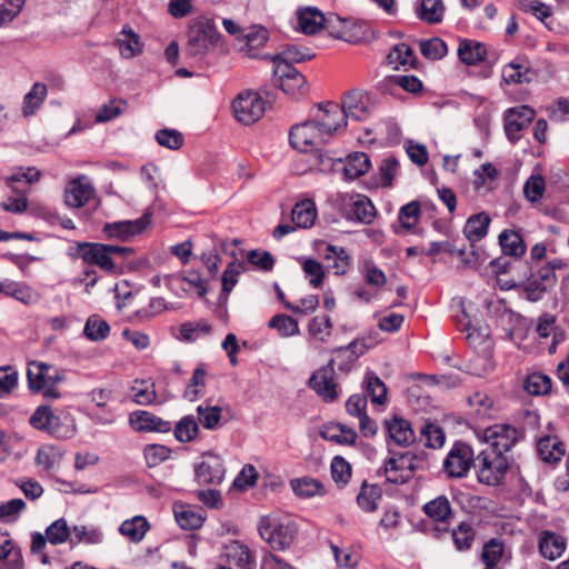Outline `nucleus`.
Masks as SVG:
<instances>
[{
	"mask_svg": "<svg viewBox=\"0 0 569 569\" xmlns=\"http://www.w3.org/2000/svg\"><path fill=\"white\" fill-rule=\"evenodd\" d=\"M199 423L209 430H216L220 426L222 409L219 406H203L197 407Z\"/></svg>",
	"mask_w": 569,
	"mask_h": 569,
	"instance_id": "obj_55",
	"label": "nucleus"
},
{
	"mask_svg": "<svg viewBox=\"0 0 569 569\" xmlns=\"http://www.w3.org/2000/svg\"><path fill=\"white\" fill-rule=\"evenodd\" d=\"M458 323L462 331H467V340L469 343L482 342L489 336L488 328H476L471 325L468 315L463 311Z\"/></svg>",
	"mask_w": 569,
	"mask_h": 569,
	"instance_id": "obj_64",
	"label": "nucleus"
},
{
	"mask_svg": "<svg viewBox=\"0 0 569 569\" xmlns=\"http://www.w3.org/2000/svg\"><path fill=\"white\" fill-rule=\"evenodd\" d=\"M419 48L421 54L429 60H440L448 52L446 42L437 37L428 40H421L419 42Z\"/></svg>",
	"mask_w": 569,
	"mask_h": 569,
	"instance_id": "obj_56",
	"label": "nucleus"
},
{
	"mask_svg": "<svg viewBox=\"0 0 569 569\" xmlns=\"http://www.w3.org/2000/svg\"><path fill=\"white\" fill-rule=\"evenodd\" d=\"M232 110L239 122L249 126L263 116L266 102L257 92L246 91L233 100Z\"/></svg>",
	"mask_w": 569,
	"mask_h": 569,
	"instance_id": "obj_8",
	"label": "nucleus"
},
{
	"mask_svg": "<svg viewBox=\"0 0 569 569\" xmlns=\"http://www.w3.org/2000/svg\"><path fill=\"white\" fill-rule=\"evenodd\" d=\"M130 426L138 432H161L171 430V423L146 410H137L129 416Z\"/></svg>",
	"mask_w": 569,
	"mask_h": 569,
	"instance_id": "obj_17",
	"label": "nucleus"
},
{
	"mask_svg": "<svg viewBox=\"0 0 569 569\" xmlns=\"http://www.w3.org/2000/svg\"><path fill=\"white\" fill-rule=\"evenodd\" d=\"M351 217L355 220L366 224H369L373 221L376 217V209L368 197H360L352 203Z\"/></svg>",
	"mask_w": 569,
	"mask_h": 569,
	"instance_id": "obj_54",
	"label": "nucleus"
},
{
	"mask_svg": "<svg viewBox=\"0 0 569 569\" xmlns=\"http://www.w3.org/2000/svg\"><path fill=\"white\" fill-rule=\"evenodd\" d=\"M460 258V268L462 269H478L486 261L485 251L469 242V250L466 246H458V251L455 253Z\"/></svg>",
	"mask_w": 569,
	"mask_h": 569,
	"instance_id": "obj_39",
	"label": "nucleus"
},
{
	"mask_svg": "<svg viewBox=\"0 0 569 569\" xmlns=\"http://www.w3.org/2000/svg\"><path fill=\"white\" fill-rule=\"evenodd\" d=\"M174 517L178 525L184 530H196L200 528L204 521L202 510H194L181 506L180 509H174Z\"/></svg>",
	"mask_w": 569,
	"mask_h": 569,
	"instance_id": "obj_41",
	"label": "nucleus"
},
{
	"mask_svg": "<svg viewBox=\"0 0 569 569\" xmlns=\"http://www.w3.org/2000/svg\"><path fill=\"white\" fill-rule=\"evenodd\" d=\"M219 37L220 34L212 19L207 17L194 18L189 23L184 53L190 58L200 59L217 44Z\"/></svg>",
	"mask_w": 569,
	"mask_h": 569,
	"instance_id": "obj_1",
	"label": "nucleus"
},
{
	"mask_svg": "<svg viewBox=\"0 0 569 569\" xmlns=\"http://www.w3.org/2000/svg\"><path fill=\"white\" fill-rule=\"evenodd\" d=\"M122 38L116 40V46L123 58H132L139 54L142 50L140 37L131 28L124 27L121 32Z\"/></svg>",
	"mask_w": 569,
	"mask_h": 569,
	"instance_id": "obj_35",
	"label": "nucleus"
},
{
	"mask_svg": "<svg viewBox=\"0 0 569 569\" xmlns=\"http://www.w3.org/2000/svg\"><path fill=\"white\" fill-rule=\"evenodd\" d=\"M562 447L563 443L557 440V438L546 436L539 439L537 443V451L542 461L557 462L565 455Z\"/></svg>",
	"mask_w": 569,
	"mask_h": 569,
	"instance_id": "obj_38",
	"label": "nucleus"
},
{
	"mask_svg": "<svg viewBox=\"0 0 569 569\" xmlns=\"http://www.w3.org/2000/svg\"><path fill=\"white\" fill-rule=\"evenodd\" d=\"M207 370L203 365L198 366L187 385L183 398L193 402L202 396V389L206 387Z\"/></svg>",
	"mask_w": 569,
	"mask_h": 569,
	"instance_id": "obj_42",
	"label": "nucleus"
},
{
	"mask_svg": "<svg viewBox=\"0 0 569 569\" xmlns=\"http://www.w3.org/2000/svg\"><path fill=\"white\" fill-rule=\"evenodd\" d=\"M70 533L71 529L69 528L64 518H60L53 521L46 529L48 541L54 546L64 543L69 539Z\"/></svg>",
	"mask_w": 569,
	"mask_h": 569,
	"instance_id": "obj_60",
	"label": "nucleus"
},
{
	"mask_svg": "<svg viewBox=\"0 0 569 569\" xmlns=\"http://www.w3.org/2000/svg\"><path fill=\"white\" fill-rule=\"evenodd\" d=\"M83 333L91 341L104 340L110 333V326L98 315H92L86 321Z\"/></svg>",
	"mask_w": 569,
	"mask_h": 569,
	"instance_id": "obj_47",
	"label": "nucleus"
},
{
	"mask_svg": "<svg viewBox=\"0 0 569 569\" xmlns=\"http://www.w3.org/2000/svg\"><path fill=\"white\" fill-rule=\"evenodd\" d=\"M422 510L433 521L441 523L447 522L452 516L451 503L446 496H438L425 503Z\"/></svg>",
	"mask_w": 569,
	"mask_h": 569,
	"instance_id": "obj_32",
	"label": "nucleus"
},
{
	"mask_svg": "<svg viewBox=\"0 0 569 569\" xmlns=\"http://www.w3.org/2000/svg\"><path fill=\"white\" fill-rule=\"evenodd\" d=\"M499 244L505 256L516 259H520L527 250L522 236L511 229H506L499 234Z\"/></svg>",
	"mask_w": 569,
	"mask_h": 569,
	"instance_id": "obj_26",
	"label": "nucleus"
},
{
	"mask_svg": "<svg viewBox=\"0 0 569 569\" xmlns=\"http://www.w3.org/2000/svg\"><path fill=\"white\" fill-rule=\"evenodd\" d=\"M551 379L542 372L528 375L523 382L525 390L531 396H545L551 391Z\"/></svg>",
	"mask_w": 569,
	"mask_h": 569,
	"instance_id": "obj_43",
	"label": "nucleus"
},
{
	"mask_svg": "<svg viewBox=\"0 0 569 569\" xmlns=\"http://www.w3.org/2000/svg\"><path fill=\"white\" fill-rule=\"evenodd\" d=\"M41 172L36 168H28L26 171L19 170L13 174L6 178V184L14 193H23L24 189H20L17 183L23 182L24 184H31L39 181Z\"/></svg>",
	"mask_w": 569,
	"mask_h": 569,
	"instance_id": "obj_53",
	"label": "nucleus"
},
{
	"mask_svg": "<svg viewBox=\"0 0 569 569\" xmlns=\"http://www.w3.org/2000/svg\"><path fill=\"white\" fill-rule=\"evenodd\" d=\"M371 107L369 98L361 90H350L343 94L341 104L328 101L327 116L348 121L352 119L356 121H363L369 118Z\"/></svg>",
	"mask_w": 569,
	"mask_h": 569,
	"instance_id": "obj_3",
	"label": "nucleus"
},
{
	"mask_svg": "<svg viewBox=\"0 0 569 569\" xmlns=\"http://www.w3.org/2000/svg\"><path fill=\"white\" fill-rule=\"evenodd\" d=\"M477 478L480 483L498 486L505 478L509 462L507 457L500 456L492 450L483 449L477 457Z\"/></svg>",
	"mask_w": 569,
	"mask_h": 569,
	"instance_id": "obj_4",
	"label": "nucleus"
},
{
	"mask_svg": "<svg viewBox=\"0 0 569 569\" xmlns=\"http://www.w3.org/2000/svg\"><path fill=\"white\" fill-rule=\"evenodd\" d=\"M315 53L308 48H298L295 44H287L281 52L271 58L272 61H286L291 63H300L311 60Z\"/></svg>",
	"mask_w": 569,
	"mask_h": 569,
	"instance_id": "obj_50",
	"label": "nucleus"
},
{
	"mask_svg": "<svg viewBox=\"0 0 569 569\" xmlns=\"http://www.w3.org/2000/svg\"><path fill=\"white\" fill-rule=\"evenodd\" d=\"M73 258H80L87 264L98 266L101 270L114 273L116 264L109 252L106 249L104 243L99 242H77L76 253Z\"/></svg>",
	"mask_w": 569,
	"mask_h": 569,
	"instance_id": "obj_13",
	"label": "nucleus"
},
{
	"mask_svg": "<svg viewBox=\"0 0 569 569\" xmlns=\"http://www.w3.org/2000/svg\"><path fill=\"white\" fill-rule=\"evenodd\" d=\"M258 531L272 549L284 550L293 542L298 533V526L289 519L263 516L258 521Z\"/></svg>",
	"mask_w": 569,
	"mask_h": 569,
	"instance_id": "obj_2",
	"label": "nucleus"
},
{
	"mask_svg": "<svg viewBox=\"0 0 569 569\" xmlns=\"http://www.w3.org/2000/svg\"><path fill=\"white\" fill-rule=\"evenodd\" d=\"M442 0H419L415 4L417 17L429 24H437L442 21L445 14Z\"/></svg>",
	"mask_w": 569,
	"mask_h": 569,
	"instance_id": "obj_24",
	"label": "nucleus"
},
{
	"mask_svg": "<svg viewBox=\"0 0 569 569\" xmlns=\"http://www.w3.org/2000/svg\"><path fill=\"white\" fill-rule=\"evenodd\" d=\"M53 369V366L39 362V361H31L28 365L27 369V381H28V388L30 391L38 393L44 387L47 383V377L49 376V371Z\"/></svg>",
	"mask_w": 569,
	"mask_h": 569,
	"instance_id": "obj_28",
	"label": "nucleus"
},
{
	"mask_svg": "<svg viewBox=\"0 0 569 569\" xmlns=\"http://www.w3.org/2000/svg\"><path fill=\"white\" fill-rule=\"evenodd\" d=\"M24 561L20 547L9 533L0 531V569H23Z\"/></svg>",
	"mask_w": 569,
	"mask_h": 569,
	"instance_id": "obj_20",
	"label": "nucleus"
},
{
	"mask_svg": "<svg viewBox=\"0 0 569 569\" xmlns=\"http://www.w3.org/2000/svg\"><path fill=\"white\" fill-rule=\"evenodd\" d=\"M290 486L293 492L300 498H310L317 495H323L322 485L318 480L309 477L292 479Z\"/></svg>",
	"mask_w": 569,
	"mask_h": 569,
	"instance_id": "obj_49",
	"label": "nucleus"
},
{
	"mask_svg": "<svg viewBox=\"0 0 569 569\" xmlns=\"http://www.w3.org/2000/svg\"><path fill=\"white\" fill-rule=\"evenodd\" d=\"M29 423L38 429L46 431L56 438H70L76 429L73 426H67L61 422L60 417L56 416L50 406H39L29 419Z\"/></svg>",
	"mask_w": 569,
	"mask_h": 569,
	"instance_id": "obj_10",
	"label": "nucleus"
},
{
	"mask_svg": "<svg viewBox=\"0 0 569 569\" xmlns=\"http://www.w3.org/2000/svg\"><path fill=\"white\" fill-rule=\"evenodd\" d=\"M388 62L393 64L398 63L400 66L409 64L412 68H416L418 64V58L415 56L413 50L407 43H398L387 56Z\"/></svg>",
	"mask_w": 569,
	"mask_h": 569,
	"instance_id": "obj_51",
	"label": "nucleus"
},
{
	"mask_svg": "<svg viewBox=\"0 0 569 569\" xmlns=\"http://www.w3.org/2000/svg\"><path fill=\"white\" fill-rule=\"evenodd\" d=\"M308 387L312 389L325 402H335L338 397V383L336 382L335 360L330 359L326 366L315 371L308 380Z\"/></svg>",
	"mask_w": 569,
	"mask_h": 569,
	"instance_id": "obj_11",
	"label": "nucleus"
},
{
	"mask_svg": "<svg viewBox=\"0 0 569 569\" xmlns=\"http://www.w3.org/2000/svg\"><path fill=\"white\" fill-rule=\"evenodd\" d=\"M476 458L471 446L456 441L443 460L442 471L450 479L465 478L475 465Z\"/></svg>",
	"mask_w": 569,
	"mask_h": 569,
	"instance_id": "obj_5",
	"label": "nucleus"
},
{
	"mask_svg": "<svg viewBox=\"0 0 569 569\" xmlns=\"http://www.w3.org/2000/svg\"><path fill=\"white\" fill-rule=\"evenodd\" d=\"M389 438L400 447H408L416 440L411 423L402 418L395 416L391 420L383 421Z\"/></svg>",
	"mask_w": 569,
	"mask_h": 569,
	"instance_id": "obj_21",
	"label": "nucleus"
},
{
	"mask_svg": "<svg viewBox=\"0 0 569 569\" xmlns=\"http://www.w3.org/2000/svg\"><path fill=\"white\" fill-rule=\"evenodd\" d=\"M150 217V212L147 211L136 220L107 222L102 228V232L109 240L130 241L133 237L141 234L148 228Z\"/></svg>",
	"mask_w": 569,
	"mask_h": 569,
	"instance_id": "obj_12",
	"label": "nucleus"
},
{
	"mask_svg": "<svg viewBox=\"0 0 569 569\" xmlns=\"http://www.w3.org/2000/svg\"><path fill=\"white\" fill-rule=\"evenodd\" d=\"M289 141L295 149L308 152L327 143L328 139L313 119L292 126L289 132Z\"/></svg>",
	"mask_w": 569,
	"mask_h": 569,
	"instance_id": "obj_6",
	"label": "nucleus"
},
{
	"mask_svg": "<svg viewBox=\"0 0 569 569\" xmlns=\"http://www.w3.org/2000/svg\"><path fill=\"white\" fill-rule=\"evenodd\" d=\"M537 77L530 61L526 57H517L502 69V79L506 83H530Z\"/></svg>",
	"mask_w": 569,
	"mask_h": 569,
	"instance_id": "obj_18",
	"label": "nucleus"
},
{
	"mask_svg": "<svg viewBox=\"0 0 569 569\" xmlns=\"http://www.w3.org/2000/svg\"><path fill=\"white\" fill-rule=\"evenodd\" d=\"M149 529L150 525L143 516H134L132 519L124 520L120 525L119 532L137 543L144 538Z\"/></svg>",
	"mask_w": 569,
	"mask_h": 569,
	"instance_id": "obj_33",
	"label": "nucleus"
},
{
	"mask_svg": "<svg viewBox=\"0 0 569 569\" xmlns=\"http://www.w3.org/2000/svg\"><path fill=\"white\" fill-rule=\"evenodd\" d=\"M317 218V210L312 200L306 199L297 202L291 211V219L296 227L310 228Z\"/></svg>",
	"mask_w": 569,
	"mask_h": 569,
	"instance_id": "obj_31",
	"label": "nucleus"
},
{
	"mask_svg": "<svg viewBox=\"0 0 569 569\" xmlns=\"http://www.w3.org/2000/svg\"><path fill=\"white\" fill-rule=\"evenodd\" d=\"M326 259H332L333 262L330 264V268L335 270V273L338 276L345 274L351 263V258L342 247H337L333 244L327 246L326 249Z\"/></svg>",
	"mask_w": 569,
	"mask_h": 569,
	"instance_id": "obj_44",
	"label": "nucleus"
},
{
	"mask_svg": "<svg viewBox=\"0 0 569 569\" xmlns=\"http://www.w3.org/2000/svg\"><path fill=\"white\" fill-rule=\"evenodd\" d=\"M94 188L84 174L72 179L64 189V203L69 208H81L94 197Z\"/></svg>",
	"mask_w": 569,
	"mask_h": 569,
	"instance_id": "obj_14",
	"label": "nucleus"
},
{
	"mask_svg": "<svg viewBox=\"0 0 569 569\" xmlns=\"http://www.w3.org/2000/svg\"><path fill=\"white\" fill-rule=\"evenodd\" d=\"M48 94V88L42 82L33 83L31 90L23 97L22 114L28 118L33 116L42 106Z\"/></svg>",
	"mask_w": 569,
	"mask_h": 569,
	"instance_id": "obj_30",
	"label": "nucleus"
},
{
	"mask_svg": "<svg viewBox=\"0 0 569 569\" xmlns=\"http://www.w3.org/2000/svg\"><path fill=\"white\" fill-rule=\"evenodd\" d=\"M226 467L222 458L213 452H204L201 461L194 465V481L199 486H219L224 480Z\"/></svg>",
	"mask_w": 569,
	"mask_h": 569,
	"instance_id": "obj_9",
	"label": "nucleus"
},
{
	"mask_svg": "<svg viewBox=\"0 0 569 569\" xmlns=\"http://www.w3.org/2000/svg\"><path fill=\"white\" fill-rule=\"evenodd\" d=\"M420 216V203L418 201H411L400 208L398 220L403 229L411 231L419 221Z\"/></svg>",
	"mask_w": 569,
	"mask_h": 569,
	"instance_id": "obj_59",
	"label": "nucleus"
},
{
	"mask_svg": "<svg viewBox=\"0 0 569 569\" xmlns=\"http://www.w3.org/2000/svg\"><path fill=\"white\" fill-rule=\"evenodd\" d=\"M415 458L413 455L406 452L398 458L391 457L386 460L383 472L387 476V481L395 485L407 482L410 473L416 469Z\"/></svg>",
	"mask_w": 569,
	"mask_h": 569,
	"instance_id": "obj_16",
	"label": "nucleus"
},
{
	"mask_svg": "<svg viewBox=\"0 0 569 569\" xmlns=\"http://www.w3.org/2000/svg\"><path fill=\"white\" fill-rule=\"evenodd\" d=\"M522 438L523 431L510 425H495L486 428L483 432L488 445L486 450H492L500 456H505Z\"/></svg>",
	"mask_w": 569,
	"mask_h": 569,
	"instance_id": "obj_7",
	"label": "nucleus"
},
{
	"mask_svg": "<svg viewBox=\"0 0 569 569\" xmlns=\"http://www.w3.org/2000/svg\"><path fill=\"white\" fill-rule=\"evenodd\" d=\"M505 546L498 538H491L483 545L481 559L487 567H496L503 556Z\"/></svg>",
	"mask_w": 569,
	"mask_h": 569,
	"instance_id": "obj_58",
	"label": "nucleus"
},
{
	"mask_svg": "<svg viewBox=\"0 0 569 569\" xmlns=\"http://www.w3.org/2000/svg\"><path fill=\"white\" fill-rule=\"evenodd\" d=\"M143 455L147 466L149 468H153L169 459L171 455V449L163 445H147L143 450Z\"/></svg>",
	"mask_w": 569,
	"mask_h": 569,
	"instance_id": "obj_62",
	"label": "nucleus"
},
{
	"mask_svg": "<svg viewBox=\"0 0 569 569\" xmlns=\"http://www.w3.org/2000/svg\"><path fill=\"white\" fill-rule=\"evenodd\" d=\"M174 437L180 442L194 440L199 432V422L192 415L182 417L174 427Z\"/></svg>",
	"mask_w": 569,
	"mask_h": 569,
	"instance_id": "obj_45",
	"label": "nucleus"
},
{
	"mask_svg": "<svg viewBox=\"0 0 569 569\" xmlns=\"http://www.w3.org/2000/svg\"><path fill=\"white\" fill-rule=\"evenodd\" d=\"M453 543L459 551L469 550L472 547L476 531L469 522L462 521L451 531Z\"/></svg>",
	"mask_w": 569,
	"mask_h": 569,
	"instance_id": "obj_52",
	"label": "nucleus"
},
{
	"mask_svg": "<svg viewBox=\"0 0 569 569\" xmlns=\"http://www.w3.org/2000/svg\"><path fill=\"white\" fill-rule=\"evenodd\" d=\"M365 385L366 396L370 397L372 403L385 405L387 402V387L377 375L367 373Z\"/></svg>",
	"mask_w": 569,
	"mask_h": 569,
	"instance_id": "obj_46",
	"label": "nucleus"
},
{
	"mask_svg": "<svg viewBox=\"0 0 569 569\" xmlns=\"http://www.w3.org/2000/svg\"><path fill=\"white\" fill-rule=\"evenodd\" d=\"M567 540L563 536L545 530L539 537V551L548 560H556L566 550Z\"/></svg>",
	"mask_w": 569,
	"mask_h": 569,
	"instance_id": "obj_23",
	"label": "nucleus"
},
{
	"mask_svg": "<svg viewBox=\"0 0 569 569\" xmlns=\"http://www.w3.org/2000/svg\"><path fill=\"white\" fill-rule=\"evenodd\" d=\"M381 498L382 490L378 485H369L363 481L357 495V503L365 512H373L378 509V501Z\"/></svg>",
	"mask_w": 569,
	"mask_h": 569,
	"instance_id": "obj_34",
	"label": "nucleus"
},
{
	"mask_svg": "<svg viewBox=\"0 0 569 569\" xmlns=\"http://www.w3.org/2000/svg\"><path fill=\"white\" fill-rule=\"evenodd\" d=\"M271 329H277L280 336L291 337L299 333L298 321L290 316L278 313L268 323Z\"/></svg>",
	"mask_w": 569,
	"mask_h": 569,
	"instance_id": "obj_57",
	"label": "nucleus"
},
{
	"mask_svg": "<svg viewBox=\"0 0 569 569\" xmlns=\"http://www.w3.org/2000/svg\"><path fill=\"white\" fill-rule=\"evenodd\" d=\"M350 26V20L346 18H341L336 13H330L329 16H325V22H322V28L327 29L329 34L335 39H341L349 41L348 39V29Z\"/></svg>",
	"mask_w": 569,
	"mask_h": 569,
	"instance_id": "obj_48",
	"label": "nucleus"
},
{
	"mask_svg": "<svg viewBox=\"0 0 569 569\" xmlns=\"http://www.w3.org/2000/svg\"><path fill=\"white\" fill-rule=\"evenodd\" d=\"M521 289L525 297L530 302H537L542 299L546 292L550 291L540 280L533 277L532 268L528 262H523L520 272Z\"/></svg>",
	"mask_w": 569,
	"mask_h": 569,
	"instance_id": "obj_22",
	"label": "nucleus"
},
{
	"mask_svg": "<svg viewBox=\"0 0 569 569\" xmlns=\"http://www.w3.org/2000/svg\"><path fill=\"white\" fill-rule=\"evenodd\" d=\"M490 217L486 212L470 216L463 227V234L470 243H477L483 239L489 229Z\"/></svg>",
	"mask_w": 569,
	"mask_h": 569,
	"instance_id": "obj_25",
	"label": "nucleus"
},
{
	"mask_svg": "<svg viewBox=\"0 0 569 569\" xmlns=\"http://www.w3.org/2000/svg\"><path fill=\"white\" fill-rule=\"evenodd\" d=\"M298 21L305 34H315L322 29L325 16L316 8L308 7L298 11Z\"/></svg>",
	"mask_w": 569,
	"mask_h": 569,
	"instance_id": "obj_36",
	"label": "nucleus"
},
{
	"mask_svg": "<svg viewBox=\"0 0 569 569\" xmlns=\"http://www.w3.org/2000/svg\"><path fill=\"white\" fill-rule=\"evenodd\" d=\"M244 263L238 261H231L222 273V295H226V299L232 291L233 287L238 282L239 274L244 271Z\"/></svg>",
	"mask_w": 569,
	"mask_h": 569,
	"instance_id": "obj_61",
	"label": "nucleus"
},
{
	"mask_svg": "<svg viewBox=\"0 0 569 569\" xmlns=\"http://www.w3.org/2000/svg\"><path fill=\"white\" fill-rule=\"evenodd\" d=\"M157 142L171 150H178L183 146V136L176 129H161L156 133Z\"/></svg>",
	"mask_w": 569,
	"mask_h": 569,
	"instance_id": "obj_63",
	"label": "nucleus"
},
{
	"mask_svg": "<svg viewBox=\"0 0 569 569\" xmlns=\"http://www.w3.org/2000/svg\"><path fill=\"white\" fill-rule=\"evenodd\" d=\"M224 556L229 563L238 569H256L257 559L254 552L239 540H232L224 545Z\"/></svg>",
	"mask_w": 569,
	"mask_h": 569,
	"instance_id": "obj_19",
	"label": "nucleus"
},
{
	"mask_svg": "<svg viewBox=\"0 0 569 569\" xmlns=\"http://www.w3.org/2000/svg\"><path fill=\"white\" fill-rule=\"evenodd\" d=\"M167 287L172 289L174 284H179L183 291H187L186 288L182 287L183 282H187L190 286H193L197 289L198 296L200 298H203L208 293V281L204 280L201 274L196 271L191 270L186 276L179 277V276H167Z\"/></svg>",
	"mask_w": 569,
	"mask_h": 569,
	"instance_id": "obj_37",
	"label": "nucleus"
},
{
	"mask_svg": "<svg viewBox=\"0 0 569 569\" xmlns=\"http://www.w3.org/2000/svg\"><path fill=\"white\" fill-rule=\"evenodd\" d=\"M318 107L321 111V114L317 116L315 121L327 139L332 137L335 133L346 129L347 121H341V119L333 118V116H327V102L320 103Z\"/></svg>",
	"mask_w": 569,
	"mask_h": 569,
	"instance_id": "obj_40",
	"label": "nucleus"
},
{
	"mask_svg": "<svg viewBox=\"0 0 569 569\" xmlns=\"http://www.w3.org/2000/svg\"><path fill=\"white\" fill-rule=\"evenodd\" d=\"M535 118V110L528 106H520L507 111L505 131L508 139L515 143L521 138V131L529 127Z\"/></svg>",
	"mask_w": 569,
	"mask_h": 569,
	"instance_id": "obj_15",
	"label": "nucleus"
},
{
	"mask_svg": "<svg viewBox=\"0 0 569 569\" xmlns=\"http://www.w3.org/2000/svg\"><path fill=\"white\" fill-rule=\"evenodd\" d=\"M371 167L370 159L365 152H352L346 158L343 176L347 180L357 179L366 174Z\"/></svg>",
	"mask_w": 569,
	"mask_h": 569,
	"instance_id": "obj_29",
	"label": "nucleus"
},
{
	"mask_svg": "<svg viewBox=\"0 0 569 569\" xmlns=\"http://www.w3.org/2000/svg\"><path fill=\"white\" fill-rule=\"evenodd\" d=\"M487 49L482 42L462 39L458 47V57L467 66H476L486 59Z\"/></svg>",
	"mask_w": 569,
	"mask_h": 569,
	"instance_id": "obj_27",
	"label": "nucleus"
}]
</instances>
